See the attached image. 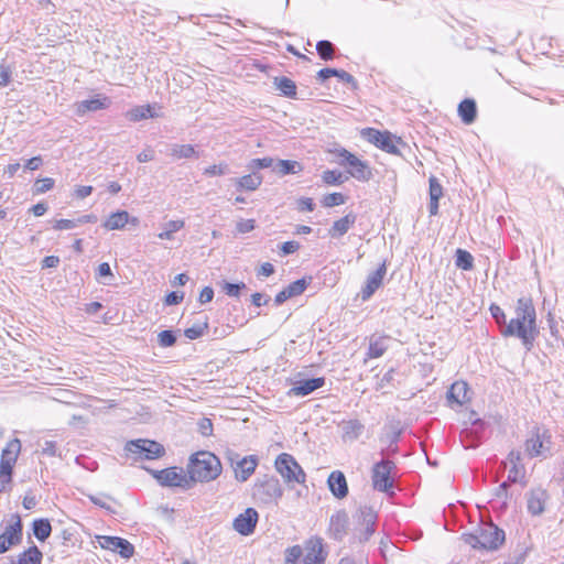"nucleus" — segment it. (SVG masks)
<instances>
[{"label":"nucleus","mask_w":564,"mask_h":564,"mask_svg":"<svg viewBox=\"0 0 564 564\" xmlns=\"http://www.w3.org/2000/svg\"><path fill=\"white\" fill-rule=\"evenodd\" d=\"M387 274L386 262H382L379 268L367 276L365 286L361 289L360 296L364 301L369 300L375 292L382 285L383 279Z\"/></svg>","instance_id":"obj_15"},{"label":"nucleus","mask_w":564,"mask_h":564,"mask_svg":"<svg viewBox=\"0 0 564 564\" xmlns=\"http://www.w3.org/2000/svg\"><path fill=\"white\" fill-rule=\"evenodd\" d=\"M78 226L77 218L76 219H58L55 220L53 228L56 230H69L76 228Z\"/></svg>","instance_id":"obj_54"},{"label":"nucleus","mask_w":564,"mask_h":564,"mask_svg":"<svg viewBox=\"0 0 564 564\" xmlns=\"http://www.w3.org/2000/svg\"><path fill=\"white\" fill-rule=\"evenodd\" d=\"M346 197L341 193H330L324 196L322 204L324 207H334L345 204Z\"/></svg>","instance_id":"obj_46"},{"label":"nucleus","mask_w":564,"mask_h":564,"mask_svg":"<svg viewBox=\"0 0 564 564\" xmlns=\"http://www.w3.org/2000/svg\"><path fill=\"white\" fill-rule=\"evenodd\" d=\"M546 500L547 494L545 490L541 488L531 490L528 496V511L532 516L543 513Z\"/></svg>","instance_id":"obj_26"},{"label":"nucleus","mask_w":564,"mask_h":564,"mask_svg":"<svg viewBox=\"0 0 564 564\" xmlns=\"http://www.w3.org/2000/svg\"><path fill=\"white\" fill-rule=\"evenodd\" d=\"M520 459H521V455L519 452H513V451L510 452V454L508 456V460L511 464V468L509 469V473H508V481H510V482H516L518 479V475L520 473V469H519Z\"/></svg>","instance_id":"obj_40"},{"label":"nucleus","mask_w":564,"mask_h":564,"mask_svg":"<svg viewBox=\"0 0 564 564\" xmlns=\"http://www.w3.org/2000/svg\"><path fill=\"white\" fill-rule=\"evenodd\" d=\"M43 558L42 552L37 546L33 545L18 555L17 562L12 564H41Z\"/></svg>","instance_id":"obj_33"},{"label":"nucleus","mask_w":564,"mask_h":564,"mask_svg":"<svg viewBox=\"0 0 564 564\" xmlns=\"http://www.w3.org/2000/svg\"><path fill=\"white\" fill-rule=\"evenodd\" d=\"M187 471L191 482H208L220 475L221 464L219 458L213 453L198 452L191 457Z\"/></svg>","instance_id":"obj_2"},{"label":"nucleus","mask_w":564,"mask_h":564,"mask_svg":"<svg viewBox=\"0 0 564 564\" xmlns=\"http://www.w3.org/2000/svg\"><path fill=\"white\" fill-rule=\"evenodd\" d=\"M338 426L341 431V438L345 443L355 442L365 431V425L357 419L343 420Z\"/></svg>","instance_id":"obj_17"},{"label":"nucleus","mask_w":564,"mask_h":564,"mask_svg":"<svg viewBox=\"0 0 564 564\" xmlns=\"http://www.w3.org/2000/svg\"><path fill=\"white\" fill-rule=\"evenodd\" d=\"M308 282L305 279H299L291 284H289L285 290L288 291V294L292 297H295L297 295H301L307 288Z\"/></svg>","instance_id":"obj_45"},{"label":"nucleus","mask_w":564,"mask_h":564,"mask_svg":"<svg viewBox=\"0 0 564 564\" xmlns=\"http://www.w3.org/2000/svg\"><path fill=\"white\" fill-rule=\"evenodd\" d=\"M214 299V290L210 286H205L199 294L198 301L200 304L212 302Z\"/></svg>","instance_id":"obj_62"},{"label":"nucleus","mask_w":564,"mask_h":564,"mask_svg":"<svg viewBox=\"0 0 564 564\" xmlns=\"http://www.w3.org/2000/svg\"><path fill=\"white\" fill-rule=\"evenodd\" d=\"M395 468L392 460L382 459L375 464L372 468V486L376 490L381 492H390L393 488V479L391 478V471Z\"/></svg>","instance_id":"obj_9"},{"label":"nucleus","mask_w":564,"mask_h":564,"mask_svg":"<svg viewBox=\"0 0 564 564\" xmlns=\"http://www.w3.org/2000/svg\"><path fill=\"white\" fill-rule=\"evenodd\" d=\"M330 492L337 498L343 499L348 495V485L345 475L340 470L330 473L327 479Z\"/></svg>","instance_id":"obj_19"},{"label":"nucleus","mask_w":564,"mask_h":564,"mask_svg":"<svg viewBox=\"0 0 564 564\" xmlns=\"http://www.w3.org/2000/svg\"><path fill=\"white\" fill-rule=\"evenodd\" d=\"M297 204L301 212H313L315 208V203L310 197L300 198Z\"/></svg>","instance_id":"obj_61"},{"label":"nucleus","mask_w":564,"mask_h":564,"mask_svg":"<svg viewBox=\"0 0 564 564\" xmlns=\"http://www.w3.org/2000/svg\"><path fill=\"white\" fill-rule=\"evenodd\" d=\"M274 84L276 89H279L284 96L293 98L296 95V85L295 83L288 77H275Z\"/></svg>","instance_id":"obj_36"},{"label":"nucleus","mask_w":564,"mask_h":564,"mask_svg":"<svg viewBox=\"0 0 564 564\" xmlns=\"http://www.w3.org/2000/svg\"><path fill=\"white\" fill-rule=\"evenodd\" d=\"M33 533L39 541H45L52 532V525L47 519H37L33 521Z\"/></svg>","instance_id":"obj_35"},{"label":"nucleus","mask_w":564,"mask_h":564,"mask_svg":"<svg viewBox=\"0 0 564 564\" xmlns=\"http://www.w3.org/2000/svg\"><path fill=\"white\" fill-rule=\"evenodd\" d=\"M154 159V151L151 148L144 149L142 152H140L137 156V160L140 163L150 162Z\"/></svg>","instance_id":"obj_64"},{"label":"nucleus","mask_w":564,"mask_h":564,"mask_svg":"<svg viewBox=\"0 0 564 564\" xmlns=\"http://www.w3.org/2000/svg\"><path fill=\"white\" fill-rule=\"evenodd\" d=\"M41 453L46 456H56L57 455V448H56V442L54 441H44L41 444Z\"/></svg>","instance_id":"obj_56"},{"label":"nucleus","mask_w":564,"mask_h":564,"mask_svg":"<svg viewBox=\"0 0 564 564\" xmlns=\"http://www.w3.org/2000/svg\"><path fill=\"white\" fill-rule=\"evenodd\" d=\"M169 154L174 159L198 158V152L191 144H171Z\"/></svg>","instance_id":"obj_34"},{"label":"nucleus","mask_w":564,"mask_h":564,"mask_svg":"<svg viewBox=\"0 0 564 564\" xmlns=\"http://www.w3.org/2000/svg\"><path fill=\"white\" fill-rule=\"evenodd\" d=\"M274 159L272 158H261V159H252L249 164V170H260V169H271L273 171Z\"/></svg>","instance_id":"obj_47"},{"label":"nucleus","mask_w":564,"mask_h":564,"mask_svg":"<svg viewBox=\"0 0 564 564\" xmlns=\"http://www.w3.org/2000/svg\"><path fill=\"white\" fill-rule=\"evenodd\" d=\"M469 399V389L465 381L454 382L447 392V400L451 404L455 403L460 406L468 402Z\"/></svg>","instance_id":"obj_23"},{"label":"nucleus","mask_w":564,"mask_h":564,"mask_svg":"<svg viewBox=\"0 0 564 564\" xmlns=\"http://www.w3.org/2000/svg\"><path fill=\"white\" fill-rule=\"evenodd\" d=\"M274 467L286 484H304L306 481L305 471L291 454H280L275 458Z\"/></svg>","instance_id":"obj_4"},{"label":"nucleus","mask_w":564,"mask_h":564,"mask_svg":"<svg viewBox=\"0 0 564 564\" xmlns=\"http://www.w3.org/2000/svg\"><path fill=\"white\" fill-rule=\"evenodd\" d=\"M34 186L36 193H45L53 188L54 180L51 177L41 178L35 182Z\"/></svg>","instance_id":"obj_55"},{"label":"nucleus","mask_w":564,"mask_h":564,"mask_svg":"<svg viewBox=\"0 0 564 564\" xmlns=\"http://www.w3.org/2000/svg\"><path fill=\"white\" fill-rule=\"evenodd\" d=\"M355 223L356 215L349 213L345 215L343 218L334 221L332 228L329 229V235L333 238L344 236Z\"/></svg>","instance_id":"obj_29"},{"label":"nucleus","mask_w":564,"mask_h":564,"mask_svg":"<svg viewBox=\"0 0 564 564\" xmlns=\"http://www.w3.org/2000/svg\"><path fill=\"white\" fill-rule=\"evenodd\" d=\"M525 451L531 457H546L551 451V436L546 431L540 433V430L525 442Z\"/></svg>","instance_id":"obj_13"},{"label":"nucleus","mask_w":564,"mask_h":564,"mask_svg":"<svg viewBox=\"0 0 564 564\" xmlns=\"http://www.w3.org/2000/svg\"><path fill=\"white\" fill-rule=\"evenodd\" d=\"M473 549L497 550L505 541V532L492 523L484 524L475 533L463 535Z\"/></svg>","instance_id":"obj_3"},{"label":"nucleus","mask_w":564,"mask_h":564,"mask_svg":"<svg viewBox=\"0 0 564 564\" xmlns=\"http://www.w3.org/2000/svg\"><path fill=\"white\" fill-rule=\"evenodd\" d=\"M300 249V243L297 241H286L283 242L280 247L281 256H288L294 253Z\"/></svg>","instance_id":"obj_59"},{"label":"nucleus","mask_w":564,"mask_h":564,"mask_svg":"<svg viewBox=\"0 0 564 564\" xmlns=\"http://www.w3.org/2000/svg\"><path fill=\"white\" fill-rule=\"evenodd\" d=\"M21 452V442L19 438H13L2 449L0 459V492L6 489V486L11 481L12 469Z\"/></svg>","instance_id":"obj_7"},{"label":"nucleus","mask_w":564,"mask_h":564,"mask_svg":"<svg viewBox=\"0 0 564 564\" xmlns=\"http://www.w3.org/2000/svg\"><path fill=\"white\" fill-rule=\"evenodd\" d=\"M283 496L280 480L273 476H265L258 480L253 487V497L263 505H276Z\"/></svg>","instance_id":"obj_5"},{"label":"nucleus","mask_w":564,"mask_h":564,"mask_svg":"<svg viewBox=\"0 0 564 564\" xmlns=\"http://www.w3.org/2000/svg\"><path fill=\"white\" fill-rule=\"evenodd\" d=\"M458 115L465 124H471L477 117V106L473 99H464L458 105Z\"/></svg>","instance_id":"obj_30"},{"label":"nucleus","mask_w":564,"mask_h":564,"mask_svg":"<svg viewBox=\"0 0 564 564\" xmlns=\"http://www.w3.org/2000/svg\"><path fill=\"white\" fill-rule=\"evenodd\" d=\"M110 106V99L106 96H97L91 99L83 100L80 102L75 104L76 113L78 116H84L89 111H97L101 109H106Z\"/></svg>","instance_id":"obj_21"},{"label":"nucleus","mask_w":564,"mask_h":564,"mask_svg":"<svg viewBox=\"0 0 564 564\" xmlns=\"http://www.w3.org/2000/svg\"><path fill=\"white\" fill-rule=\"evenodd\" d=\"M489 311L492 318L500 328V334L502 335V328L509 323V321H507L503 310L497 304H491Z\"/></svg>","instance_id":"obj_43"},{"label":"nucleus","mask_w":564,"mask_h":564,"mask_svg":"<svg viewBox=\"0 0 564 564\" xmlns=\"http://www.w3.org/2000/svg\"><path fill=\"white\" fill-rule=\"evenodd\" d=\"M539 334L536 311L532 299L527 296L518 299L514 317L502 328V336L517 337L527 350H531Z\"/></svg>","instance_id":"obj_1"},{"label":"nucleus","mask_w":564,"mask_h":564,"mask_svg":"<svg viewBox=\"0 0 564 564\" xmlns=\"http://www.w3.org/2000/svg\"><path fill=\"white\" fill-rule=\"evenodd\" d=\"M348 177H345L341 172L334 171V170H327L323 172L322 180L327 185H340L343 184Z\"/></svg>","instance_id":"obj_42"},{"label":"nucleus","mask_w":564,"mask_h":564,"mask_svg":"<svg viewBox=\"0 0 564 564\" xmlns=\"http://www.w3.org/2000/svg\"><path fill=\"white\" fill-rule=\"evenodd\" d=\"M362 134L369 142L373 143L381 150L391 154H400L398 144H403V142L400 138L392 135L390 132H381L373 128H367L362 131Z\"/></svg>","instance_id":"obj_10"},{"label":"nucleus","mask_w":564,"mask_h":564,"mask_svg":"<svg viewBox=\"0 0 564 564\" xmlns=\"http://www.w3.org/2000/svg\"><path fill=\"white\" fill-rule=\"evenodd\" d=\"M303 551L300 545H293L285 550L284 564H296L302 556Z\"/></svg>","instance_id":"obj_48"},{"label":"nucleus","mask_w":564,"mask_h":564,"mask_svg":"<svg viewBox=\"0 0 564 564\" xmlns=\"http://www.w3.org/2000/svg\"><path fill=\"white\" fill-rule=\"evenodd\" d=\"M124 449L132 455V458L135 462L155 459L161 457L165 452L163 445L160 443L143 438L129 441L126 444Z\"/></svg>","instance_id":"obj_8"},{"label":"nucleus","mask_w":564,"mask_h":564,"mask_svg":"<svg viewBox=\"0 0 564 564\" xmlns=\"http://www.w3.org/2000/svg\"><path fill=\"white\" fill-rule=\"evenodd\" d=\"M229 172L228 164L219 163L214 164L204 170V174L207 176H219L225 175Z\"/></svg>","instance_id":"obj_51"},{"label":"nucleus","mask_w":564,"mask_h":564,"mask_svg":"<svg viewBox=\"0 0 564 564\" xmlns=\"http://www.w3.org/2000/svg\"><path fill=\"white\" fill-rule=\"evenodd\" d=\"M359 516L365 525L364 531L359 535V541L365 542L368 541L369 538L375 532V523H376V514L371 508L364 507L359 509Z\"/></svg>","instance_id":"obj_27"},{"label":"nucleus","mask_w":564,"mask_h":564,"mask_svg":"<svg viewBox=\"0 0 564 564\" xmlns=\"http://www.w3.org/2000/svg\"><path fill=\"white\" fill-rule=\"evenodd\" d=\"M258 466V458L254 455L245 456L236 462L234 466L235 478L240 482L247 481Z\"/></svg>","instance_id":"obj_16"},{"label":"nucleus","mask_w":564,"mask_h":564,"mask_svg":"<svg viewBox=\"0 0 564 564\" xmlns=\"http://www.w3.org/2000/svg\"><path fill=\"white\" fill-rule=\"evenodd\" d=\"M185 226L184 220H170L164 224L163 231H161L158 237L162 240H172L173 235L181 230Z\"/></svg>","instance_id":"obj_37"},{"label":"nucleus","mask_w":564,"mask_h":564,"mask_svg":"<svg viewBox=\"0 0 564 564\" xmlns=\"http://www.w3.org/2000/svg\"><path fill=\"white\" fill-rule=\"evenodd\" d=\"M158 341L161 347H171L176 343V335L173 330H162L158 335Z\"/></svg>","instance_id":"obj_50"},{"label":"nucleus","mask_w":564,"mask_h":564,"mask_svg":"<svg viewBox=\"0 0 564 564\" xmlns=\"http://www.w3.org/2000/svg\"><path fill=\"white\" fill-rule=\"evenodd\" d=\"M262 176L256 172L243 175L236 181L239 191H256L262 184Z\"/></svg>","instance_id":"obj_32"},{"label":"nucleus","mask_w":564,"mask_h":564,"mask_svg":"<svg viewBox=\"0 0 564 564\" xmlns=\"http://www.w3.org/2000/svg\"><path fill=\"white\" fill-rule=\"evenodd\" d=\"M11 69L6 63H0V88L10 83Z\"/></svg>","instance_id":"obj_57"},{"label":"nucleus","mask_w":564,"mask_h":564,"mask_svg":"<svg viewBox=\"0 0 564 564\" xmlns=\"http://www.w3.org/2000/svg\"><path fill=\"white\" fill-rule=\"evenodd\" d=\"M259 514L256 509L247 508L245 512L235 518L232 527L241 535H250L254 532Z\"/></svg>","instance_id":"obj_14"},{"label":"nucleus","mask_w":564,"mask_h":564,"mask_svg":"<svg viewBox=\"0 0 564 564\" xmlns=\"http://www.w3.org/2000/svg\"><path fill=\"white\" fill-rule=\"evenodd\" d=\"M184 297V294L183 293H178V292H171L169 293L166 296H165V304L166 305H176L178 304L180 302H182Z\"/></svg>","instance_id":"obj_63"},{"label":"nucleus","mask_w":564,"mask_h":564,"mask_svg":"<svg viewBox=\"0 0 564 564\" xmlns=\"http://www.w3.org/2000/svg\"><path fill=\"white\" fill-rule=\"evenodd\" d=\"M325 384L324 378H312L300 380L291 389L290 393L296 397H305Z\"/></svg>","instance_id":"obj_25"},{"label":"nucleus","mask_w":564,"mask_h":564,"mask_svg":"<svg viewBox=\"0 0 564 564\" xmlns=\"http://www.w3.org/2000/svg\"><path fill=\"white\" fill-rule=\"evenodd\" d=\"M128 223L138 225L139 219L137 217H130L129 213L126 210H118L107 218L104 223V227L107 230H119L123 229Z\"/></svg>","instance_id":"obj_20"},{"label":"nucleus","mask_w":564,"mask_h":564,"mask_svg":"<svg viewBox=\"0 0 564 564\" xmlns=\"http://www.w3.org/2000/svg\"><path fill=\"white\" fill-rule=\"evenodd\" d=\"M389 339L388 336L370 337L367 356L369 358L381 357L388 349Z\"/></svg>","instance_id":"obj_31"},{"label":"nucleus","mask_w":564,"mask_h":564,"mask_svg":"<svg viewBox=\"0 0 564 564\" xmlns=\"http://www.w3.org/2000/svg\"><path fill=\"white\" fill-rule=\"evenodd\" d=\"M22 528L21 518L18 514H12L3 533L0 535V554L21 542Z\"/></svg>","instance_id":"obj_11"},{"label":"nucleus","mask_w":564,"mask_h":564,"mask_svg":"<svg viewBox=\"0 0 564 564\" xmlns=\"http://www.w3.org/2000/svg\"><path fill=\"white\" fill-rule=\"evenodd\" d=\"M153 475L162 486L181 487L183 489H188L191 487V480L186 477L183 469L177 467L154 471Z\"/></svg>","instance_id":"obj_12"},{"label":"nucleus","mask_w":564,"mask_h":564,"mask_svg":"<svg viewBox=\"0 0 564 564\" xmlns=\"http://www.w3.org/2000/svg\"><path fill=\"white\" fill-rule=\"evenodd\" d=\"M316 51L319 57L324 61L333 59L335 56V46L327 40L318 41L316 44Z\"/></svg>","instance_id":"obj_39"},{"label":"nucleus","mask_w":564,"mask_h":564,"mask_svg":"<svg viewBox=\"0 0 564 564\" xmlns=\"http://www.w3.org/2000/svg\"><path fill=\"white\" fill-rule=\"evenodd\" d=\"M303 166L300 162L293 160H274L273 172L280 176L297 174L302 172Z\"/></svg>","instance_id":"obj_28"},{"label":"nucleus","mask_w":564,"mask_h":564,"mask_svg":"<svg viewBox=\"0 0 564 564\" xmlns=\"http://www.w3.org/2000/svg\"><path fill=\"white\" fill-rule=\"evenodd\" d=\"M254 229V220L253 219H242L237 223V230L240 234H247Z\"/></svg>","instance_id":"obj_60"},{"label":"nucleus","mask_w":564,"mask_h":564,"mask_svg":"<svg viewBox=\"0 0 564 564\" xmlns=\"http://www.w3.org/2000/svg\"><path fill=\"white\" fill-rule=\"evenodd\" d=\"M348 516L344 510L337 511L330 517L329 533L332 538L340 541L347 531Z\"/></svg>","instance_id":"obj_22"},{"label":"nucleus","mask_w":564,"mask_h":564,"mask_svg":"<svg viewBox=\"0 0 564 564\" xmlns=\"http://www.w3.org/2000/svg\"><path fill=\"white\" fill-rule=\"evenodd\" d=\"M207 328H208V323H207V321H205L203 323L194 324L193 326L186 328L184 330V335L188 339H197L204 335V333Z\"/></svg>","instance_id":"obj_44"},{"label":"nucleus","mask_w":564,"mask_h":564,"mask_svg":"<svg viewBox=\"0 0 564 564\" xmlns=\"http://www.w3.org/2000/svg\"><path fill=\"white\" fill-rule=\"evenodd\" d=\"M88 497H89V500L94 505L99 506L100 508L110 510V505L108 503V500L110 499L109 496H107V495H98V496L90 495Z\"/></svg>","instance_id":"obj_58"},{"label":"nucleus","mask_w":564,"mask_h":564,"mask_svg":"<svg viewBox=\"0 0 564 564\" xmlns=\"http://www.w3.org/2000/svg\"><path fill=\"white\" fill-rule=\"evenodd\" d=\"M455 264L457 268H459L462 270H465V271L471 270L474 267V258L470 254V252L463 250V249H457Z\"/></svg>","instance_id":"obj_38"},{"label":"nucleus","mask_w":564,"mask_h":564,"mask_svg":"<svg viewBox=\"0 0 564 564\" xmlns=\"http://www.w3.org/2000/svg\"><path fill=\"white\" fill-rule=\"evenodd\" d=\"M160 109L161 107L158 105L135 106L129 111H127L126 117L127 119L133 122L149 118H158L160 117V113L158 112V110Z\"/></svg>","instance_id":"obj_24"},{"label":"nucleus","mask_w":564,"mask_h":564,"mask_svg":"<svg viewBox=\"0 0 564 564\" xmlns=\"http://www.w3.org/2000/svg\"><path fill=\"white\" fill-rule=\"evenodd\" d=\"M116 552L124 558H130L134 553V546L128 540L121 538V543L117 544Z\"/></svg>","instance_id":"obj_53"},{"label":"nucleus","mask_w":564,"mask_h":564,"mask_svg":"<svg viewBox=\"0 0 564 564\" xmlns=\"http://www.w3.org/2000/svg\"><path fill=\"white\" fill-rule=\"evenodd\" d=\"M324 562L325 555L322 539H310L306 545V554L303 558V564H324Z\"/></svg>","instance_id":"obj_18"},{"label":"nucleus","mask_w":564,"mask_h":564,"mask_svg":"<svg viewBox=\"0 0 564 564\" xmlns=\"http://www.w3.org/2000/svg\"><path fill=\"white\" fill-rule=\"evenodd\" d=\"M330 152L334 153L338 159H340L338 161L340 165L349 167L348 173L351 177L361 182H367L371 178L372 173L368 164L358 159L356 155H354L346 149H335Z\"/></svg>","instance_id":"obj_6"},{"label":"nucleus","mask_w":564,"mask_h":564,"mask_svg":"<svg viewBox=\"0 0 564 564\" xmlns=\"http://www.w3.org/2000/svg\"><path fill=\"white\" fill-rule=\"evenodd\" d=\"M98 542L102 549L116 552L117 544L121 543V538L104 535L98 538Z\"/></svg>","instance_id":"obj_49"},{"label":"nucleus","mask_w":564,"mask_h":564,"mask_svg":"<svg viewBox=\"0 0 564 564\" xmlns=\"http://www.w3.org/2000/svg\"><path fill=\"white\" fill-rule=\"evenodd\" d=\"M220 286H221L223 292L230 297H239L241 294V291L247 289V285L245 282L230 283L227 281H223V282H220Z\"/></svg>","instance_id":"obj_41"},{"label":"nucleus","mask_w":564,"mask_h":564,"mask_svg":"<svg viewBox=\"0 0 564 564\" xmlns=\"http://www.w3.org/2000/svg\"><path fill=\"white\" fill-rule=\"evenodd\" d=\"M429 183H430V199L431 200H440V198L443 195V188H442L441 184L434 176L430 177Z\"/></svg>","instance_id":"obj_52"}]
</instances>
